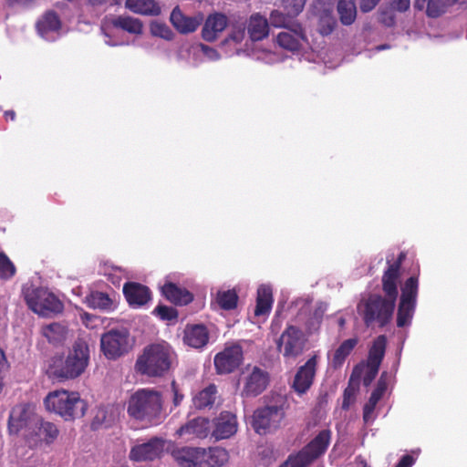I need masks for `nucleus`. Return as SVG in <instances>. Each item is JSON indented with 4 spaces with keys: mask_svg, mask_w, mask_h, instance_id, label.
<instances>
[{
    "mask_svg": "<svg viewBox=\"0 0 467 467\" xmlns=\"http://www.w3.org/2000/svg\"><path fill=\"white\" fill-rule=\"evenodd\" d=\"M399 278L400 263L389 265L382 277L385 296L368 294L360 299L357 310L366 327H383L390 322L398 296Z\"/></svg>",
    "mask_w": 467,
    "mask_h": 467,
    "instance_id": "f257e3e1",
    "label": "nucleus"
},
{
    "mask_svg": "<svg viewBox=\"0 0 467 467\" xmlns=\"http://www.w3.org/2000/svg\"><path fill=\"white\" fill-rule=\"evenodd\" d=\"M176 359V353L168 343L150 344L138 357L135 370L150 378H160L173 368Z\"/></svg>",
    "mask_w": 467,
    "mask_h": 467,
    "instance_id": "f03ea898",
    "label": "nucleus"
},
{
    "mask_svg": "<svg viewBox=\"0 0 467 467\" xmlns=\"http://www.w3.org/2000/svg\"><path fill=\"white\" fill-rule=\"evenodd\" d=\"M88 361V344L83 340H78L66 356H55L52 358L50 369L57 379H75L85 371Z\"/></svg>",
    "mask_w": 467,
    "mask_h": 467,
    "instance_id": "7ed1b4c3",
    "label": "nucleus"
},
{
    "mask_svg": "<svg viewBox=\"0 0 467 467\" xmlns=\"http://www.w3.org/2000/svg\"><path fill=\"white\" fill-rule=\"evenodd\" d=\"M48 411L54 412L66 420L80 418L87 410V402L78 392L58 389L50 392L44 400Z\"/></svg>",
    "mask_w": 467,
    "mask_h": 467,
    "instance_id": "20e7f679",
    "label": "nucleus"
},
{
    "mask_svg": "<svg viewBox=\"0 0 467 467\" xmlns=\"http://www.w3.org/2000/svg\"><path fill=\"white\" fill-rule=\"evenodd\" d=\"M161 410V396L151 389H138L129 400L128 413L137 420L151 421L160 416Z\"/></svg>",
    "mask_w": 467,
    "mask_h": 467,
    "instance_id": "39448f33",
    "label": "nucleus"
},
{
    "mask_svg": "<svg viewBox=\"0 0 467 467\" xmlns=\"http://www.w3.org/2000/svg\"><path fill=\"white\" fill-rule=\"evenodd\" d=\"M23 294L28 307L40 316L59 313L63 308L59 299L46 288L26 285Z\"/></svg>",
    "mask_w": 467,
    "mask_h": 467,
    "instance_id": "423d86ee",
    "label": "nucleus"
},
{
    "mask_svg": "<svg viewBox=\"0 0 467 467\" xmlns=\"http://www.w3.org/2000/svg\"><path fill=\"white\" fill-rule=\"evenodd\" d=\"M335 0H315L307 12V25L321 36L330 35L337 26L333 15Z\"/></svg>",
    "mask_w": 467,
    "mask_h": 467,
    "instance_id": "0eeeda50",
    "label": "nucleus"
},
{
    "mask_svg": "<svg viewBox=\"0 0 467 467\" xmlns=\"http://www.w3.org/2000/svg\"><path fill=\"white\" fill-rule=\"evenodd\" d=\"M331 431H321L303 450L295 455H290L284 462L286 467H306L316 458L324 453L329 444Z\"/></svg>",
    "mask_w": 467,
    "mask_h": 467,
    "instance_id": "6e6552de",
    "label": "nucleus"
},
{
    "mask_svg": "<svg viewBox=\"0 0 467 467\" xmlns=\"http://www.w3.org/2000/svg\"><path fill=\"white\" fill-rule=\"evenodd\" d=\"M39 415L36 407L29 403L15 406L9 414L8 430L12 434L20 433L24 438L26 434L37 423Z\"/></svg>",
    "mask_w": 467,
    "mask_h": 467,
    "instance_id": "1a4fd4ad",
    "label": "nucleus"
},
{
    "mask_svg": "<svg viewBox=\"0 0 467 467\" xmlns=\"http://www.w3.org/2000/svg\"><path fill=\"white\" fill-rule=\"evenodd\" d=\"M418 295V279L411 276L401 285V296L398 307L397 325L409 326L414 315Z\"/></svg>",
    "mask_w": 467,
    "mask_h": 467,
    "instance_id": "9d476101",
    "label": "nucleus"
},
{
    "mask_svg": "<svg viewBox=\"0 0 467 467\" xmlns=\"http://www.w3.org/2000/svg\"><path fill=\"white\" fill-rule=\"evenodd\" d=\"M113 28L122 29L132 35H140L142 33L143 24L140 19L130 16H118L106 19L101 31L105 36V43L111 47L123 45L122 42L116 40L111 33Z\"/></svg>",
    "mask_w": 467,
    "mask_h": 467,
    "instance_id": "9b49d317",
    "label": "nucleus"
},
{
    "mask_svg": "<svg viewBox=\"0 0 467 467\" xmlns=\"http://www.w3.org/2000/svg\"><path fill=\"white\" fill-rule=\"evenodd\" d=\"M100 347L109 359H116L131 348L130 334L126 329H111L101 336Z\"/></svg>",
    "mask_w": 467,
    "mask_h": 467,
    "instance_id": "f8f14e48",
    "label": "nucleus"
},
{
    "mask_svg": "<svg viewBox=\"0 0 467 467\" xmlns=\"http://www.w3.org/2000/svg\"><path fill=\"white\" fill-rule=\"evenodd\" d=\"M306 336L296 326H288L277 341V348L285 358H296L301 355L306 343Z\"/></svg>",
    "mask_w": 467,
    "mask_h": 467,
    "instance_id": "ddd939ff",
    "label": "nucleus"
},
{
    "mask_svg": "<svg viewBox=\"0 0 467 467\" xmlns=\"http://www.w3.org/2000/svg\"><path fill=\"white\" fill-rule=\"evenodd\" d=\"M284 417L285 412L282 406H265L254 411L253 417V427L257 433L265 434L277 429Z\"/></svg>",
    "mask_w": 467,
    "mask_h": 467,
    "instance_id": "4468645a",
    "label": "nucleus"
},
{
    "mask_svg": "<svg viewBox=\"0 0 467 467\" xmlns=\"http://www.w3.org/2000/svg\"><path fill=\"white\" fill-rule=\"evenodd\" d=\"M242 395L254 397L262 393L268 383V374L258 367H247L242 373Z\"/></svg>",
    "mask_w": 467,
    "mask_h": 467,
    "instance_id": "2eb2a0df",
    "label": "nucleus"
},
{
    "mask_svg": "<svg viewBox=\"0 0 467 467\" xmlns=\"http://www.w3.org/2000/svg\"><path fill=\"white\" fill-rule=\"evenodd\" d=\"M318 363L319 356L315 354L297 368L292 384V388L297 394L302 395L311 388L315 380Z\"/></svg>",
    "mask_w": 467,
    "mask_h": 467,
    "instance_id": "dca6fc26",
    "label": "nucleus"
},
{
    "mask_svg": "<svg viewBox=\"0 0 467 467\" xmlns=\"http://www.w3.org/2000/svg\"><path fill=\"white\" fill-rule=\"evenodd\" d=\"M243 361V349L238 344L226 346L214 357V366L219 374H228L235 370Z\"/></svg>",
    "mask_w": 467,
    "mask_h": 467,
    "instance_id": "f3484780",
    "label": "nucleus"
},
{
    "mask_svg": "<svg viewBox=\"0 0 467 467\" xmlns=\"http://www.w3.org/2000/svg\"><path fill=\"white\" fill-rule=\"evenodd\" d=\"M58 435L57 426L49 421H45L39 416L37 423L26 434L25 440L30 446H38L42 443H52Z\"/></svg>",
    "mask_w": 467,
    "mask_h": 467,
    "instance_id": "a211bd4d",
    "label": "nucleus"
},
{
    "mask_svg": "<svg viewBox=\"0 0 467 467\" xmlns=\"http://www.w3.org/2000/svg\"><path fill=\"white\" fill-rule=\"evenodd\" d=\"M306 0H283L282 5L286 12L283 14L279 10H274L270 14V24L275 27H283L285 29L296 25L292 17L296 16L302 12Z\"/></svg>",
    "mask_w": 467,
    "mask_h": 467,
    "instance_id": "6ab92c4d",
    "label": "nucleus"
},
{
    "mask_svg": "<svg viewBox=\"0 0 467 467\" xmlns=\"http://www.w3.org/2000/svg\"><path fill=\"white\" fill-rule=\"evenodd\" d=\"M164 449V441L161 438H151L148 441L134 445L130 452V458L135 462L152 461L158 458Z\"/></svg>",
    "mask_w": 467,
    "mask_h": 467,
    "instance_id": "aec40b11",
    "label": "nucleus"
},
{
    "mask_svg": "<svg viewBox=\"0 0 467 467\" xmlns=\"http://www.w3.org/2000/svg\"><path fill=\"white\" fill-rule=\"evenodd\" d=\"M386 342V337L379 336L374 340L369 349L367 365L368 372L364 379L366 384L371 382L378 374L380 363L385 354Z\"/></svg>",
    "mask_w": 467,
    "mask_h": 467,
    "instance_id": "412c9836",
    "label": "nucleus"
},
{
    "mask_svg": "<svg viewBox=\"0 0 467 467\" xmlns=\"http://www.w3.org/2000/svg\"><path fill=\"white\" fill-rule=\"evenodd\" d=\"M236 416L229 411H223L213 420L212 436L216 440L228 439L237 431Z\"/></svg>",
    "mask_w": 467,
    "mask_h": 467,
    "instance_id": "4be33fe9",
    "label": "nucleus"
},
{
    "mask_svg": "<svg viewBox=\"0 0 467 467\" xmlns=\"http://www.w3.org/2000/svg\"><path fill=\"white\" fill-rule=\"evenodd\" d=\"M278 45L287 50L295 51L299 49L303 43L307 41L299 24L285 29L277 35Z\"/></svg>",
    "mask_w": 467,
    "mask_h": 467,
    "instance_id": "5701e85b",
    "label": "nucleus"
},
{
    "mask_svg": "<svg viewBox=\"0 0 467 467\" xmlns=\"http://www.w3.org/2000/svg\"><path fill=\"white\" fill-rule=\"evenodd\" d=\"M36 28L40 36L47 41H55L61 35V23L57 16L47 12L37 22Z\"/></svg>",
    "mask_w": 467,
    "mask_h": 467,
    "instance_id": "b1692460",
    "label": "nucleus"
},
{
    "mask_svg": "<svg viewBox=\"0 0 467 467\" xmlns=\"http://www.w3.org/2000/svg\"><path fill=\"white\" fill-rule=\"evenodd\" d=\"M210 433V422L205 418H195L179 428L176 434L184 439L205 438Z\"/></svg>",
    "mask_w": 467,
    "mask_h": 467,
    "instance_id": "393cba45",
    "label": "nucleus"
},
{
    "mask_svg": "<svg viewBox=\"0 0 467 467\" xmlns=\"http://www.w3.org/2000/svg\"><path fill=\"white\" fill-rule=\"evenodd\" d=\"M124 296L133 307H140L150 300L149 288L138 283H127L123 286Z\"/></svg>",
    "mask_w": 467,
    "mask_h": 467,
    "instance_id": "a878e982",
    "label": "nucleus"
},
{
    "mask_svg": "<svg viewBox=\"0 0 467 467\" xmlns=\"http://www.w3.org/2000/svg\"><path fill=\"white\" fill-rule=\"evenodd\" d=\"M199 467H221L229 459L228 451L220 447L199 448Z\"/></svg>",
    "mask_w": 467,
    "mask_h": 467,
    "instance_id": "bb28decb",
    "label": "nucleus"
},
{
    "mask_svg": "<svg viewBox=\"0 0 467 467\" xmlns=\"http://www.w3.org/2000/svg\"><path fill=\"white\" fill-rule=\"evenodd\" d=\"M227 26V18L222 14H213L208 16L202 28V37L204 40L213 42L220 33Z\"/></svg>",
    "mask_w": 467,
    "mask_h": 467,
    "instance_id": "cd10ccee",
    "label": "nucleus"
},
{
    "mask_svg": "<svg viewBox=\"0 0 467 467\" xmlns=\"http://www.w3.org/2000/svg\"><path fill=\"white\" fill-rule=\"evenodd\" d=\"M170 20L172 26L182 34L194 32L202 21L199 17L184 16L179 7L172 10Z\"/></svg>",
    "mask_w": 467,
    "mask_h": 467,
    "instance_id": "c85d7f7f",
    "label": "nucleus"
},
{
    "mask_svg": "<svg viewBox=\"0 0 467 467\" xmlns=\"http://www.w3.org/2000/svg\"><path fill=\"white\" fill-rule=\"evenodd\" d=\"M125 7L134 14L146 16H157L161 13V5L156 0H126Z\"/></svg>",
    "mask_w": 467,
    "mask_h": 467,
    "instance_id": "c756f323",
    "label": "nucleus"
},
{
    "mask_svg": "<svg viewBox=\"0 0 467 467\" xmlns=\"http://www.w3.org/2000/svg\"><path fill=\"white\" fill-rule=\"evenodd\" d=\"M269 23L267 19L259 15L254 14L251 16L247 24V34L252 42L259 41L268 36Z\"/></svg>",
    "mask_w": 467,
    "mask_h": 467,
    "instance_id": "7c9ffc66",
    "label": "nucleus"
},
{
    "mask_svg": "<svg viewBox=\"0 0 467 467\" xmlns=\"http://www.w3.org/2000/svg\"><path fill=\"white\" fill-rule=\"evenodd\" d=\"M209 339L207 328L202 325L188 326L184 331V342L188 346L200 348L204 347Z\"/></svg>",
    "mask_w": 467,
    "mask_h": 467,
    "instance_id": "2f4dec72",
    "label": "nucleus"
},
{
    "mask_svg": "<svg viewBox=\"0 0 467 467\" xmlns=\"http://www.w3.org/2000/svg\"><path fill=\"white\" fill-rule=\"evenodd\" d=\"M273 305V289L268 284H262L257 289L256 306L254 315L265 317L270 313Z\"/></svg>",
    "mask_w": 467,
    "mask_h": 467,
    "instance_id": "473e14b6",
    "label": "nucleus"
},
{
    "mask_svg": "<svg viewBox=\"0 0 467 467\" xmlns=\"http://www.w3.org/2000/svg\"><path fill=\"white\" fill-rule=\"evenodd\" d=\"M41 334L49 343L60 345L67 339L69 331L64 324L55 322L43 326Z\"/></svg>",
    "mask_w": 467,
    "mask_h": 467,
    "instance_id": "72a5a7b5",
    "label": "nucleus"
},
{
    "mask_svg": "<svg viewBox=\"0 0 467 467\" xmlns=\"http://www.w3.org/2000/svg\"><path fill=\"white\" fill-rule=\"evenodd\" d=\"M162 295L171 302L178 305H187L192 300V295L186 289L181 288L170 281L161 286Z\"/></svg>",
    "mask_w": 467,
    "mask_h": 467,
    "instance_id": "f704fd0d",
    "label": "nucleus"
},
{
    "mask_svg": "<svg viewBox=\"0 0 467 467\" xmlns=\"http://www.w3.org/2000/svg\"><path fill=\"white\" fill-rule=\"evenodd\" d=\"M458 0H415L414 7L422 10L426 8V14L430 17H438L442 15L447 7Z\"/></svg>",
    "mask_w": 467,
    "mask_h": 467,
    "instance_id": "c9c22d12",
    "label": "nucleus"
},
{
    "mask_svg": "<svg viewBox=\"0 0 467 467\" xmlns=\"http://www.w3.org/2000/svg\"><path fill=\"white\" fill-rule=\"evenodd\" d=\"M172 457L180 467H199V448L176 449L172 451Z\"/></svg>",
    "mask_w": 467,
    "mask_h": 467,
    "instance_id": "e433bc0d",
    "label": "nucleus"
},
{
    "mask_svg": "<svg viewBox=\"0 0 467 467\" xmlns=\"http://www.w3.org/2000/svg\"><path fill=\"white\" fill-rule=\"evenodd\" d=\"M337 13L340 22L345 26L354 23L357 17V8L353 0H339Z\"/></svg>",
    "mask_w": 467,
    "mask_h": 467,
    "instance_id": "4c0bfd02",
    "label": "nucleus"
},
{
    "mask_svg": "<svg viewBox=\"0 0 467 467\" xmlns=\"http://www.w3.org/2000/svg\"><path fill=\"white\" fill-rule=\"evenodd\" d=\"M217 389L214 385H209L193 397V404L197 409H205L213 406L216 400Z\"/></svg>",
    "mask_w": 467,
    "mask_h": 467,
    "instance_id": "58836bf2",
    "label": "nucleus"
},
{
    "mask_svg": "<svg viewBox=\"0 0 467 467\" xmlns=\"http://www.w3.org/2000/svg\"><path fill=\"white\" fill-rule=\"evenodd\" d=\"M87 305L94 309L110 310L113 307V302L109 295L102 292H92L86 297Z\"/></svg>",
    "mask_w": 467,
    "mask_h": 467,
    "instance_id": "ea45409f",
    "label": "nucleus"
},
{
    "mask_svg": "<svg viewBox=\"0 0 467 467\" xmlns=\"http://www.w3.org/2000/svg\"><path fill=\"white\" fill-rule=\"evenodd\" d=\"M357 344V338H349L343 341L334 353L332 359L333 366L336 368L340 367Z\"/></svg>",
    "mask_w": 467,
    "mask_h": 467,
    "instance_id": "a19ab883",
    "label": "nucleus"
},
{
    "mask_svg": "<svg viewBox=\"0 0 467 467\" xmlns=\"http://www.w3.org/2000/svg\"><path fill=\"white\" fill-rule=\"evenodd\" d=\"M216 302L222 309L233 310L237 306L238 296L234 290H220L216 294Z\"/></svg>",
    "mask_w": 467,
    "mask_h": 467,
    "instance_id": "79ce46f5",
    "label": "nucleus"
},
{
    "mask_svg": "<svg viewBox=\"0 0 467 467\" xmlns=\"http://www.w3.org/2000/svg\"><path fill=\"white\" fill-rule=\"evenodd\" d=\"M150 33L165 40H171L173 37V33L171 28L164 23L152 22L150 26Z\"/></svg>",
    "mask_w": 467,
    "mask_h": 467,
    "instance_id": "37998d69",
    "label": "nucleus"
},
{
    "mask_svg": "<svg viewBox=\"0 0 467 467\" xmlns=\"http://www.w3.org/2000/svg\"><path fill=\"white\" fill-rule=\"evenodd\" d=\"M358 386L349 382L348 386L345 389L343 393L342 409L348 410L349 407L355 402Z\"/></svg>",
    "mask_w": 467,
    "mask_h": 467,
    "instance_id": "c03bdc74",
    "label": "nucleus"
},
{
    "mask_svg": "<svg viewBox=\"0 0 467 467\" xmlns=\"http://www.w3.org/2000/svg\"><path fill=\"white\" fill-rule=\"evenodd\" d=\"M15 273L16 268L13 263L4 253H0V276L3 278H10Z\"/></svg>",
    "mask_w": 467,
    "mask_h": 467,
    "instance_id": "a18cd8bd",
    "label": "nucleus"
},
{
    "mask_svg": "<svg viewBox=\"0 0 467 467\" xmlns=\"http://www.w3.org/2000/svg\"><path fill=\"white\" fill-rule=\"evenodd\" d=\"M154 313L162 320H172L177 317V312L173 307L166 306H158Z\"/></svg>",
    "mask_w": 467,
    "mask_h": 467,
    "instance_id": "49530a36",
    "label": "nucleus"
},
{
    "mask_svg": "<svg viewBox=\"0 0 467 467\" xmlns=\"http://www.w3.org/2000/svg\"><path fill=\"white\" fill-rule=\"evenodd\" d=\"M377 419L376 405L367 402L363 408V421L366 425H371Z\"/></svg>",
    "mask_w": 467,
    "mask_h": 467,
    "instance_id": "de8ad7c7",
    "label": "nucleus"
},
{
    "mask_svg": "<svg viewBox=\"0 0 467 467\" xmlns=\"http://www.w3.org/2000/svg\"><path fill=\"white\" fill-rule=\"evenodd\" d=\"M246 36L245 26L244 24H238L233 26L230 39L235 42L236 44H241Z\"/></svg>",
    "mask_w": 467,
    "mask_h": 467,
    "instance_id": "09e8293b",
    "label": "nucleus"
},
{
    "mask_svg": "<svg viewBox=\"0 0 467 467\" xmlns=\"http://www.w3.org/2000/svg\"><path fill=\"white\" fill-rule=\"evenodd\" d=\"M390 5L399 12H406L410 6V0H391Z\"/></svg>",
    "mask_w": 467,
    "mask_h": 467,
    "instance_id": "8fccbe9b",
    "label": "nucleus"
},
{
    "mask_svg": "<svg viewBox=\"0 0 467 467\" xmlns=\"http://www.w3.org/2000/svg\"><path fill=\"white\" fill-rule=\"evenodd\" d=\"M202 50L203 54L205 55V57L211 60H217L220 58L219 53L213 47L202 45Z\"/></svg>",
    "mask_w": 467,
    "mask_h": 467,
    "instance_id": "3c124183",
    "label": "nucleus"
},
{
    "mask_svg": "<svg viewBox=\"0 0 467 467\" xmlns=\"http://www.w3.org/2000/svg\"><path fill=\"white\" fill-rule=\"evenodd\" d=\"M414 463L415 459L412 456L406 454L401 457L395 467H412Z\"/></svg>",
    "mask_w": 467,
    "mask_h": 467,
    "instance_id": "603ef678",
    "label": "nucleus"
},
{
    "mask_svg": "<svg viewBox=\"0 0 467 467\" xmlns=\"http://www.w3.org/2000/svg\"><path fill=\"white\" fill-rule=\"evenodd\" d=\"M171 390L173 392V404L179 406L183 400V395L180 393L179 389L174 381L171 383Z\"/></svg>",
    "mask_w": 467,
    "mask_h": 467,
    "instance_id": "864d4df0",
    "label": "nucleus"
},
{
    "mask_svg": "<svg viewBox=\"0 0 467 467\" xmlns=\"http://www.w3.org/2000/svg\"><path fill=\"white\" fill-rule=\"evenodd\" d=\"M379 0H360V8L363 12L371 11Z\"/></svg>",
    "mask_w": 467,
    "mask_h": 467,
    "instance_id": "5fc2aeb1",
    "label": "nucleus"
},
{
    "mask_svg": "<svg viewBox=\"0 0 467 467\" xmlns=\"http://www.w3.org/2000/svg\"><path fill=\"white\" fill-rule=\"evenodd\" d=\"M326 306L322 303H320L318 305V306L316 308L315 312H314V320H315V323L317 324H319L320 321H321V318L324 315V313L326 312Z\"/></svg>",
    "mask_w": 467,
    "mask_h": 467,
    "instance_id": "6e6d98bb",
    "label": "nucleus"
},
{
    "mask_svg": "<svg viewBox=\"0 0 467 467\" xmlns=\"http://www.w3.org/2000/svg\"><path fill=\"white\" fill-rule=\"evenodd\" d=\"M382 396H383V393L381 391H379V389H375L373 390V392L371 393L370 398L368 400V402H370L377 406L378 402L382 398Z\"/></svg>",
    "mask_w": 467,
    "mask_h": 467,
    "instance_id": "4d7b16f0",
    "label": "nucleus"
},
{
    "mask_svg": "<svg viewBox=\"0 0 467 467\" xmlns=\"http://www.w3.org/2000/svg\"><path fill=\"white\" fill-rule=\"evenodd\" d=\"M382 396H383V393L381 391H379V389H375L373 390V392L371 393L370 398L368 400V402H370L377 406L378 402L382 398Z\"/></svg>",
    "mask_w": 467,
    "mask_h": 467,
    "instance_id": "13d9d810",
    "label": "nucleus"
},
{
    "mask_svg": "<svg viewBox=\"0 0 467 467\" xmlns=\"http://www.w3.org/2000/svg\"><path fill=\"white\" fill-rule=\"evenodd\" d=\"M382 396H383V393L381 391H379V389H375L373 390V392L371 393L370 398L368 400V402H370L377 406L378 402L382 398Z\"/></svg>",
    "mask_w": 467,
    "mask_h": 467,
    "instance_id": "bf43d9fd",
    "label": "nucleus"
},
{
    "mask_svg": "<svg viewBox=\"0 0 467 467\" xmlns=\"http://www.w3.org/2000/svg\"><path fill=\"white\" fill-rule=\"evenodd\" d=\"M7 368V360L2 348H0V372Z\"/></svg>",
    "mask_w": 467,
    "mask_h": 467,
    "instance_id": "052dcab7",
    "label": "nucleus"
},
{
    "mask_svg": "<svg viewBox=\"0 0 467 467\" xmlns=\"http://www.w3.org/2000/svg\"><path fill=\"white\" fill-rule=\"evenodd\" d=\"M376 389H379V391H381L383 394L386 391L387 384H386L385 380L383 379V375L380 377V379L379 380Z\"/></svg>",
    "mask_w": 467,
    "mask_h": 467,
    "instance_id": "680f3d73",
    "label": "nucleus"
},
{
    "mask_svg": "<svg viewBox=\"0 0 467 467\" xmlns=\"http://www.w3.org/2000/svg\"><path fill=\"white\" fill-rule=\"evenodd\" d=\"M376 389H379V391H381L383 394L386 391L387 384H386L385 380L383 379V375L380 377V379L379 380Z\"/></svg>",
    "mask_w": 467,
    "mask_h": 467,
    "instance_id": "e2e57ef3",
    "label": "nucleus"
},
{
    "mask_svg": "<svg viewBox=\"0 0 467 467\" xmlns=\"http://www.w3.org/2000/svg\"><path fill=\"white\" fill-rule=\"evenodd\" d=\"M356 463H357V467H370L367 462L361 458V457H357L356 458Z\"/></svg>",
    "mask_w": 467,
    "mask_h": 467,
    "instance_id": "0e129e2a",
    "label": "nucleus"
},
{
    "mask_svg": "<svg viewBox=\"0 0 467 467\" xmlns=\"http://www.w3.org/2000/svg\"><path fill=\"white\" fill-rule=\"evenodd\" d=\"M5 117L10 118L13 120L15 119V112L14 111H6Z\"/></svg>",
    "mask_w": 467,
    "mask_h": 467,
    "instance_id": "69168bd1",
    "label": "nucleus"
},
{
    "mask_svg": "<svg viewBox=\"0 0 467 467\" xmlns=\"http://www.w3.org/2000/svg\"><path fill=\"white\" fill-rule=\"evenodd\" d=\"M386 48H389V47H388V46H386V45H381V46H378V47H376V50H377V51H380V50H384V49H386Z\"/></svg>",
    "mask_w": 467,
    "mask_h": 467,
    "instance_id": "338daca9",
    "label": "nucleus"
},
{
    "mask_svg": "<svg viewBox=\"0 0 467 467\" xmlns=\"http://www.w3.org/2000/svg\"><path fill=\"white\" fill-rule=\"evenodd\" d=\"M386 25L388 26H391L393 24V19L392 17H389V19L388 21H384Z\"/></svg>",
    "mask_w": 467,
    "mask_h": 467,
    "instance_id": "774afa93",
    "label": "nucleus"
}]
</instances>
